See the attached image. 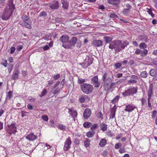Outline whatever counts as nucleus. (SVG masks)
Masks as SVG:
<instances>
[{"mask_svg":"<svg viewBox=\"0 0 157 157\" xmlns=\"http://www.w3.org/2000/svg\"><path fill=\"white\" fill-rule=\"evenodd\" d=\"M21 19L23 21H20L19 24L29 29H31V22L30 21L29 17L26 15L23 14L21 16Z\"/></svg>","mask_w":157,"mask_h":157,"instance_id":"obj_1","label":"nucleus"},{"mask_svg":"<svg viewBox=\"0 0 157 157\" xmlns=\"http://www.w3.org/2000/svg\"><path fill=\"white\" fill-rule=\"evenodd\" d=\"M81 89L84 93L88 94L92 92L93 87L92 85L90 84L84 83L81 85Z\"/></svg>","mask_w":157,"mask_h":157,"instance_id":"obj_2","label":"nucleus"},{"mask_svg":"<svg viewBox=\"0 0 157 157\" xmlns=\"http://www.w3.org/2000/svg\"><path fill=\"white\" fill-rule=\"evenodd\" d=\"M77 38L76 37H73L71 40L68 41L65 44H63L62 46L65 48H72L77 42Z\"/></svg>","mask_w":157,"mask_h":157,"instance_id":"obj_3","label":"nucleus"},{"mask_svg":"<svg viewBox=\"0 0 157 157\" xmlns=\"http://www.w3.org/2000/svg\"><path fill=\"white\" fill-rule=\"evenodd\" d=\"M137 88L135 87H131L125 90L124 92H123L122 94L124 97L133 95L134 94H136L137 93Z\"/></svg>","mask_w":157,"mask_h":157,"instance_id":"obj_4","label":"nucleus"},{"mask_svg":"<svg viewBox=\"0 0 157 157\" xmlns=\"http://www.w3.org/2000/svg\"><path fill=\"white\" fill-rule=\"evenodd\" d=\"M7 126L5 128L6 130L9 134L11 135L12 133H15L17 132V127L13 123L10 124L7 122Z\"/></svg>","mask_w":157,"mask_h":157,"instance_id":"obj_5","label":"nucleus"},{"mask_svg":"<svg viewBox=\"0 0 157 157\" xmlns=\"http://www.w3.org/2000/svg\"><path fill=\"white\" fill-rule=\"evenodd\" d=\"M13 12V11L5 9L4 10V12L3 13L2 15V19L5 20H8L12 16Z\"/></svg>","mask_w":157,"mask_h":157,"instance_id":"obj_6","label":"nucleus"},{"mask_svg":"<svg viewBox=\"0 0 157 157\" xmlns=\"http://www.w3.org/2000/svg\"><path fill=\"white\" fill-rule=\"evenodd\" d=\"M118 43L117 52L124 49L129 44L128 41L127 40L122 41L121 40H118Z\"/></svg>","mask_w":157,"mask_h":157,"instance_id":"obj_7","label":"nucleus"},{"mask_svg":"<svg viewBox=\"0 0 157 157\" xmlns=\"http://www.w3.org/2000/svg\"><path fill=\"white\" fill-rule=\"evenodd\" d=\"M91 81V83L93 84L94 87L98 88L100 87L101 82L98 81V78L97 76H95L92 78Z\"/></svg>","mask_w":157,"mask_h":157,"instance_id":"obj_8","label":"nucleus"},{"mask_svg":"<svg viewBox=\"0 0 157 157\" xmlns=\"http://www.w3.org/2000/svg\"><path fill=\"white\" fill-rule=\"evenodd\" d=\"M116 85V83L115 82L111 83V84L104 83L103 87L105 90L109 91L111 89L114 88Z\"/></svg>","mask_w":157,"mask_h":157,"instance_id":"obj_9","label":"nucleus"},{"mask_svg":"<svg viewBox=\"0 0 157 157\" xmlns=\"http://www.w3.org/2000/svg\"><path fill=\"white\" fill-rule=\"evenodd\" d=\"M72 143L71 139L69 137H68L64 142V145L63 147V150L66 151L69 150L71 147V145Z\"/></svg>","mask_w":157,"mask_h":157,"instance_id":"obj_10","label":"nucleus"},{"mask_svg":"<svg viewBox=\"0 0 157 157\" xmlns=\"http://www.w3.org/2000/svg\"><path fill=\"white\" fill-rule=\"evenodd\" d=\"M118 40H116L112 41L110 44L109 46V48L111 49H115V51L116 52H117Z\"/></svg>","mask_w":157,"mask_h":157,"instance_id":"obj_11","label":"nucleus"},{"mask_svg":"<svg viewBox=\"0 0 157 157\" xmlns=\"http://www.w3.org/2000/svg\"><path fill=\"white\" fill-rule=\"evenodd\" d=\"M107 73H105L102 78L101 80L105 83H113L112 82L113 79L110 77H107Z\"/></svg>","mask_w":157,"mask_h":157,"instance_id":"obj_12","label":"nucleus"},{"mask_svg":"<svg viewBox=\"0 0 157 157\" xmlns=\"http://www.w3.org/2000/svg\"><path fill=\"white\" fill-rule=\"evenodd\" d=\"M6 9L14 11L15 8L13 3V0H8Z\"/></svg>","mask_w":157,"mask_h":157,"instance_id":"obj_13","label":"nucleus"},{"mask_svg":"<svg viewBox=\"0 0 157 157\" xmlns=\"http://www.w3.org/2000/svg\"><path fill=\"white\" fill-rule=\"evenodd\" d=\"M153 83H151L150 84L149 88L147 92V96H148L147 98H151L152 96H153Z\"/></svg>","mask_w":157,"mask_h":157,"instance_id":"obj_14","label":"nucleus"},{"mask_svg":"<svg viewBox=\"0 0 157 157\" xmlns=\"http://www.w3.org/2000/svg\"><path fill=\"white\" fill-rule=\"evenodd\" d=\"M91 112L89 108L86 109L83 113V117L85 119H87L90 117Z\"/></svg>","mask_w":157,"mask_h":157,"instance_id":"obj_15","label":"nucleus"},{"mask_svg":"<svg viewBox=\"0 0 157 157\" xmlns=\"http://www.w3.org/2000/svg\"><path fill=\"white\" fill-rule=\"evenodd\" d=\"M92 44L94 47H100L102 45L103 42L101 40H95L93 41Z\"/></svg>","mask_w":157,"mask_h":157,"instance_id":"obj_16","label":"nucleus"},{"mask_svg":"<svg viewBox=\"0 0 157 157\" xmlns=\"http://www.w3.org/2000/svg\"><path fill=\"white\" fill-rule=\"evenodd\" d=\"M26 138L29 141H33L37 139V137L33 133H31L26 136Z\"/></svg>","mask_w":157,"mask_h":157,"instance_id":"obj_17","label":"nucleus"},{"mask_svg":"<svg viewBox=\"0 0 157 157\" xmlns=\"http://www.w3.org/2000/svg\"><path fill=\"white\" fill-rule=\"evenodd\" d=\"M126 8H124L123 10L122 11V13L123 14L126 16H127L128 15L130 10L131 8V6L129 4H126Z\"/></svg>","mask_w":157,"mask_h":157,"instance_id":"obj_18","label":"nucleus"},{"mask_svg":"<svg viewBox=\"0 0 157 157\" xmlns=\"http://www.w3.org/2000/svg\"><path fill=\"white\" fill-rule=\"evenodd\" d=\"M69 37L66 35H64L61 36L59 38V41L63 44H65L69 40Z\"/></svg>","mask_w":157,"mask_h":157,"instance_id":"obj_19","label":"nucleus"},{"mask_svg":"<svg viewBox=\"0 0 157 157\" xmlns=\"http://www.w3.org/2000/svg\"><path fill=\"white\" fill-rule=\"evenodd\" d=\"M20 74V71L18 69L13 72V74L12 76V78L14 80H16L18 79Z\"/></svg>","mask_w":157,"mask_h":157,"instance_id":"obj_20","label":"nucleus"},{"mask_svg":"<svg viewBox=\"0 0 157 157\" xmlns=\"http://www.w3.org/2000/svg\"><path fill=\"white\" fill-rule=\"evenodd\" d=\"M90 98L89 97L86 95H82L79 98V100L80 102L82 103L84 102H88L89 101Z\"/></svg>","mask_w":157,"mask_h":157,"instance_id":"obj_21","label":"nucleus"},{"mask_svg":"<svg viewBox=\"0 0 157 157\" xmlns=\"http://www.w3.org/2000/svg\"><path fill=\"white\" fill-rule=\"evenodd\" d=\"M49 6L52 9H57L59 7V3L56 1H53L52 3L50 4Z\"/></svg>","mask_w":157,"mask_h":157,"instance_id":"obj_22","label":"nucleus"},{"mask_svg":"<svg viewBox=\"0 0 157 157\" xmlns=\"http://www.w3.org/2000/svg\"><path fill=\"white\" fill-rule=\"evenodd\" d=\"M136 108V106L129 104L126 106V108L124 109V110L129 112H131Z\"/></svg>","mask_w":157,"mask_h":157,"instance_id":"obj_23","label":"nucleus"},{"mask_svg":"<svg viewBox=\"0 0 157 157\" xmlns=\"http://www.w3.org/2000/svg\"><path fill=\"white\" fill-rule=\"evenodd\" d=\"M120 0H108L109 3L112 4L116 7L118 6L120 4Z\"/></svg>","mask_w":157,"mask_h":157,"instance_id":"obj_24","label":"nucleus"},{"mask_svg":"<svg viewBox=\"0 0 157 157\" xmlns=\"http://www.w3.org/2000/svg\"><path fill=\"white\" fill-rule=\"evenodd\" d=\"M116 106V105H115L114 107L111 109V113L109 115L110 119H113L114 117H115V115L116 112V107L115 108V107Z\"/></svg>","mask_w":157,"mask_h":157,"instance_id":"obj_25","label":"nucleus"},{"mask_svg":"<svg viewBox=\"0 0 157 157\" xmlns=\"http://www.w3.org/2000/svg\"><path fill=\"white\" fill-rule=\"evenodd\" d=\"M68 113L73 118L76 117L77 116V112L75 111H73L71 109H69Z\"/></svg>","mask_w":157,"mask_h":157,"instance_id":"obj_26","label":"nucleus"},{"mask_svg":"<svg viewBox=\"0 0 157 157\" xmlns=\"http://www.w3.org/2000/svg\"><path fill=\"white\" fill-rule=\"evenodd\" d=\"M149 74L152 77L155 76L157 74L156 70L154 69H151L149 71Z\"/></svg>","mask_w":157,"mask_h":157,"instance_id":"obj_27","label":"nucleus"},{"mask_svg":"<svg viewBox=\"0 0 157 157\" xmlns=\"http://www.w3.org/2000/svg\"><path fill=\"white\" fill-rule=\"evenodd\" d=\"M62 3L63 4L62 7L64 9H67L68 6V4L66 0H62Z\"/></svg>","mask_w":157,"mask_h":157,"instance_id":"obj_28","label":"nucleus"},{"mask_svg":"<svg viewBox=\"0 0 157 157\" xmlns=\"http://www.w3.org/2000/svg\"><path fill=\"white\" fill-rule=\"evenodd\" d=\"M101 129L103 131H106L107 128V124L103 123H101L100 125Z\"/></svg>","mask_w":157,"mask_h":157,"instance_id":"obj_29","label":"nucleus"},{"mask_svg":"<svg viewBox=\"0 0 157 157\" xmlns=\"http://www.w3.org/2000/svg\"><path fill=\"white\" fill-rule=\"evenodd\" d=\"M95 133V132L94 131L91 130L87 133L86 136L88 137L91 138L94 135Z\"/></svg>","mask_w":157,"mask_h":157,"instance_id":"obj_30","label":"nucleus"},{"mask_svg":"<svg viewBox=\"0 0 157 157\" xmlns=\"http://www.w3.org/2000/svg\"><path fill=\"white\" fill-rule=\"evenodd\" d=\"M103 38L105 40L106 44L110 43L113 39L111 37L106 36H104Z\"/></svg>","mask_w":157,"mask_h":157,"instance_id":"obj_31","label":"nucleus"},{"mask_svg":"<svg viewBox=\"0 0 157 157\" xmlns=\"http://www.w3.org/2000/svg\"><path fill=\"white\" fill-rule=\"evenodd\" d=\"M106 144V141L104 139H102L99 143V146L101 147H104Z\"/></svg>","mask_w":157,"mask_h":157,"instance_id":"obj_32","label":"nucleus"},{"mask_svg":"<svg viewBox=\"0 0 157 157\" xmlns=\"http://www.w3.org/2000/svg\"><path fill=\"white\" fill-rule=\"evenodd\" d=\"M120 98V96L118 95L116 96L115 98L112 100L111 102L113 104H115L117 102Z\"/></svg>","mask_w":157,"mask_h":157,"instance_id":"obj_33","label":"nucleus"},{"mask_svg":"<svg viewBox=\"0 0 157 157\" xmlns=\"http://www.w3.org/2000/svg\"><path fill=\"white\" fill-rule=\"evenodd\" d=\"M92 125V123L89 122H86L83 123V126L84 127L88 128H89Z\"/></svg>","mask_w":157,"mask_h":157,"instance_id":"obj_34","label":"nucleus"},{"mask_svg":"<svg viewBox=\"0 0 157 157\" xmlns=\"http://www.w3.org/2000/svg\"><path fill=\"white\" fill-rule=\"evenodd\" d=\"M148 50L146 49H144L143 51H141V55L142 56L144 57L146 56L148 54Z\"/></svg>","mask_w":157,"mask_h":157,"instance_id":"obj_35","label":"nucleus"},{"mask_svg":"<svg viewBox=\"0 0 157 157\" xmlns=\"http://www.w3.org/2000/svg\"><path fill=\"white\" fill-rule=\"evenodd\" d=\"M13 96V93L11 91H9L7 95L6 100H10Z\"/></svg>","mask_w":157,"mask_h":157,"instance_id":"obj_36","label":"nucleus"},{"mask_svg":"<svg viewBox=\"0 0 157 157\" xmlns=\"http://www.w3.org/2000/svg\"><path fill=\"white\" fill-rule=\"evenodd\" d=\"M140 75L141 77L146 78L147 76V73L146 71H143L141 72Z\"/></svg>","mask_w":157,"mask_h":157,"instance_id":"obj_37","label":"nucleus"},{"mask_svg":"<svg viewBox=\"0 0 157 157\" xmlns=\"http://www.w3.org/2000/svg\"><path fill=\"white\" fill-rule=\"evenodd\" d=\"M90 144V142L89 141V139H86L85 140L84 142V145L86 147L89 146Z\"/></svg>","mask_w":157,"mask_h":157,"instance_id":"obj_38","label":"nucleus"},{"mask_svg":"<svg viewBox=\"0 0 157 157\" xmlns=\"http://www.w3.org/2000/svg\"><path fill=\"white\" fill-rule=\"evenodd\" d=\"M58 128L60 130H65L66 129V127L62 124H59L57 126Z\"/></svg>","mask_w":157,"mask_h":157,"instance_id":"obj_39","label":"nucleus"},{"mask_svg":"<svg viewBox=\"0 0 157 157\" xmlns=\"http://www.w3.org/2000/svg\"><path fill=\"white\" fill-rule=\"evenodd\" d=\"M98 124H95L91 125L90 127V129L91 130L94 131L98 127Z\"/></svg>","mask_w":157,"mask_h":157,"instance_id":"obj_40","label":"nucleus"},{"mask_svg":"<svg viewBox=\"0 0 157 157\" xmlns=\"http://www.w3.org/2000/svg\"><path fill=\"white\" fill-rule=\"evenodd\" d=\"M139 47L141 49H144L147 48V46L145 43H142L140 44Z\"/></svg>","mask_w":157,"mask_h":157,"instance_id":"obj_41","label":"nucleus"},{"mask_svg":"<svg viewBox=\"0 0 157 157\" xmlns=\"http://www.w3.org/2000/svg\"><path fill=\"white\" fill-rule=\"evenodd\" d=\"M47 93V90L46 89H44L41 92V94L39 95L40 97H42L45 95Z\"/></svg>","mask_w":157,"mask_h":157,"instance_id":"obj_42","label":"nucleus"},{"mask_svg":"<svg viewBox=\"0 0 157 157\" xmlns=\"http://www.w3.org/2000/svg\"><path fill=\"white\" fill-rule=\"evenodd\" d=\"M28 100L29 101V102H33L36 101V98L32 96H29L28 97Z\"/></svg>","mask_w":157,"mask_h":157,"instance_id":"obj_43","label":"nucleus"},{"mask_svg":"<svg viewBox=\"0 0 157 157\" xmlns=\"http://www.w3.org/2000/svg\"><path fill=\"white\" fill-rule=\"evenodd\" d=\"M21 116L22 117H23L24 116L28 115L29 114V113L28 112H27L24 110H22L21 112Z\"/></svg>","mask_w":157,"mask_h":157,"instance_id":"obj_44","label":"nucleus"},{"mask_svg":"<svg viewBox=\"0 0 157 157\" xmlns=\"http://www.w3.org/2000/svg\"><path fill=\"white\" fill-rule=\"evenodd\" d=\"M137 80H134V79H129L128 80V84H136L137 83Z\"/></svg>","mask_w":157,"mask_h":157,"instance_id":"obj_45","label":"nucleus"},{"mask_svg":"<svg viewBox=\"0 0 157 157\" xmlns=\"http://www.w3.org/2000/svg\"><path fill=\"white\" fill-rule=\"evenodd\" d=\"M96 115L98 118H101V119H102V116H103V115L101 112H98L97 113Z\"/></svg>","mask_w":157,"mask_h":157,"instance_id":"obj_46","label":"nucleus"},{"mask_svg":"<svg viewBox=\"0 0 157 157\" xmlns=\"http://www.w3.org/2000/svg\"><path fill=\"white\" fill-rule=\"evenodd\" d=\"M39 15L40 17H45L47 16L46 12L44 11H43L40 13Z\"/></svg>","mask_w":157,"mask_h":157,"instance_id":"obj_47","label":"nucleus"},{"mask_svg":"<svg viewBox=\"0 0 157 157\" xmlns=\"http://www.w3.org/2000/svg\"><path fill=\"white\" fill-rule=\"evenodd\" d=\"M55 21L56 22L60 24L62 23L63 22L61 18L57 17L55 19Z\"/></svg>","mask_w":157,"mask_h":157,"instance_id":"obj_48","label":"nucleus"},{"mask_svg":"<svg viewBox=\"0 0 157 157\" xmlns=\"http://www.w3.org/2000/svg\"><path fill=\"white\" fill-rule=\"evenodd\" d=\"M92 63V59L90 58H88L87 63V65L86 66V67H88V66L90 65Z\"/></svg>","mask_w":157,"mask_h":157,"instance_id":"obj_49","label":"nucleus"},{"mask_svg":"<svg viewBox=\"0 0 157 157\" xmlns=\"http://www.w3.org/2000/svg\"><path fill=\"white\" fill-rule=\"evenodd\" d=\"M53 82H54L53 80H50L48 82V84H46V86L47 87L49 86L52 85L53 84Z\"/></svg>","mask_w":157,"mask_h":157,"instance_id":"obj_50","label":"nucleus"},{"mask_svg":"<svg viewBox=\"0 0 157 157\" xmlns=\"http://www.w3.org/2000/svg\"><path fill=\"white\" fill-rule=\"evenodd\" d=\"M23 48V44L19 45H18L16 48L17 50V51H20Z\"/></svg>","mask_w":157,"mask_h":157,"instance_id":"obj_51","label":"nucleus"},{"mask_svg":"<svg viewBox=\"0 0 157 157\" xmlns=\"http://www.w3.org/2000/svg\"><path fill=\"white\" fill-rule=\"evenodd\" d=\"M54 90L52 92L53 94H56L58 93L60 91V89L58 87L55 88Z\"/></svg>","mask_w":157,"mask_h":157,"instance_id":"obj_52","label":"nucleus"},{"mask_svg":"<svg viewBox=\"0 0 157 157\" xmlns=\"http://www.w3.org/2000/svg\"><path fill=\"white\" fill-rule=\"evenodd\" d=\"M85 81V79L79 78H78V82L79 84H81L84 83Z\"/></svg>","mask_w":157,"mask_h":157,"instance_id":"obj_53","label":"nucleus"},{"mask_svg":"<svg viewBox=\"0 0 157 157\" xmlns=\"http://www.w3.org/2000/svg\"><path fill=\"white\" fill-rule=\"evenodd\" d=\"M130 77L132 79H134L136 80L139 79V77L136 75H131Z\"/></svg>","mask_w":157,"mask_h":157,"instance_id":"obj_54","label":"nucleus"},{"mask_svg":"<svg viewBox=\"0 0 157 157\" xmlns=\"http://www.w3.org/2000/svg\"><path fill=\"white\" fill-rule=\"evenodd\" d=\"M147 12L148 13L150 14L151 16L152 17L154 16V14H153L152 12V10L151 9H148L147 11Z\"/></svg>","mask_w":157,"mask_h":157,"instance_id":"obj_55","label":"nucleus"},{"mask_svg":"<svg viewBox=\"0 0 157 157\" xmlns=\"http://www.w3.org/2000/svg\"><path fill=\"white\" fill-rule=\"evenodd\" d=\"M60 74H57L56 75H54L53 77V78L55 80H56L58 79L60 77Z\"/></svg>","mask_w":157,"mask_h":157,"instance_id":"obj_56","label":"nucleus"},{"mask_svg":"<svg viewBox=\"0 0 157 157\" xmlns=\"http://www.w3.org/2000/svg\"><path fill=\"white\" fill-rule=\"evenodd\" d=\"M157 113V111L155 110H154L152 113V117L154 119Z\"/></svg>","mask_w":157,"mask_h":157,"instance_id":"obj_57","label":"nucleus"},{"mask_svg":"<svg viewBox=\"0 0 157 157\" xmlns=\"http://www.w3.org/2000/svg\"><path fill=\"white\" fill-rule=\"evenodd\" d=\"M121 144L120 143H118L116 144L115 146V148L116 149H118L121 146Z\"/></svg>","mask_w":157,"mask_h":157,"instance_id":"obj_58","label":"nucleus"},{"mask_svg":"<svg viewBox=\"0 0 157 157\" xmlns=\"http://www.w3.org/2000/svg\"><path fill=\"white\" fill-rule=\"evenodd\" d=\"M134 64V60L133 59H130L128 62V64L130 65H132Z\"/></svg>","mask_w":157,"mask_h":157,"instance_id":"obj_59","label":"nucleus"},{"mask_svg":"<svg viewBox=\"0 0 157 157\" xmlns=\"http://www.w3.org/2000/svg\"><path fill=\"white\" fill-rule=\"evenodd\" d=\"M115 66L116 67V69H117L120 68L121 66V64L120 63H116Z\"/></svg>","mask_w":157,"mask_h":157,"instance_id":"obj_60","label":"nucleus"},{"mask_svg":"<svg viewBox=\"0 0 157 157\" xmlns=\"http://www.w3.org/2000/svg\"><path fill=\"white\" fill-rule=\"evenodd\" d=\"M42 118L45 121H47L48 120V117L46 115H43L42 117Z\"/></svg>","mask_w":157,"mask_h":157,"instance_id":"obj_61","label":"nucleus"},{"mask_svg":"<svg viewBox=\"0 0 157 157\" xmlns=\"http://www.w3.org/2000/svg\"><path fill=\"white\" fill-rule=\"evenodd\" d=\"M141 51L140 49L137 48L136 49L135 53L136 55H139L141 54Z\"/></svg>","mask_w":157,"mask_h":157,"instance_id":"obj_62","label":"nucleus"},{"mask_svg":"<svg viewBox=\"0 0 157 157\" xmlns=\"http://www.w3.org/2000/svg\"><path fill=\"white\" fill-rule=\"evenodd\" d=\"M27 108L28 109H30V110H32L33 109V106H32V105L29 103L27 105Z\"/></svg>","mask_w":157,"mask_h":157,"instance_id":"obj_63","label":"nucleus"},{"mask_svg":"<svg viewBox=\"0 0 157 157\" xmlns=\"http://www.w3.org/2000/svg\"><path fill=\"white\" fill-rule=\"evenodd\" d=\"M110 17L111 18H114L117 17L118 16L117 15L114 13L111 14L110 15Z\"/></svg>","mask_w":157,"mask_h":157,"instance_id":"obj_64","label":"nucleus"}]
</instances>
